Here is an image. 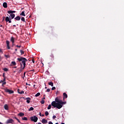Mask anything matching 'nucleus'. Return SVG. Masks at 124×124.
<instances>
[{
	"label": "nucleus",
	"mask_w": 124,
	"mask_h": 124,
	"mask_svg": "<svg viewBox=\"0 0 124 124\" xmlns=\"http://www.w3.org/2000/svg\"><path fill=\"white\" fill-rule=\"evenodd\" d=\"M45 89H47V87H45Z\"/></svg>",
	"instance_id": "60"
},
{
	"label": "nucleus",
	"mask_w": 124,
	"mask_h": 124,
	"mask_svg": "<svg viewBox=\"0 0 124 124\" xmlns=\"http://www.w3.org/2000/svg\"><path fill=\"white\" fill-rule=\"evenodd\" d=\"M7 13H8V14H13V13H16V11L10 10L7 11Z\"/></svg>",
	"instance_id": "7"
},
{
	"label": "nucleus",
	"mask_w": 124,
	"mask_h": 124,
	"mask_svg": "<svg viewBox=\"0 0 124 124\" xmlns=\"http://www.w3.org/2000/svg\"><path fill=\"white\" fill-rule=\"evenodd\" d=\"M65 98H67V94H66V93H63V100H64V99H65Z\"/></svg>",
	"instance_id": "8"
},
{
	"label": "nucleus",
	"mask_w": 124,
	"mask_h": 124,
	"mask_svg": "<svg viewBox=\"0 0 124 124\" xmlns=\"http://www.w3.org/2000/svg\"><path fill=\"white\" fill-rule=\"evenodd\" d=\"M0 53H1L2 54L3 53V52H2V50H1V48H0Z\"/></svg>",
	"instance_id": "43"
},
{
	"label": "nucleus",
	"mask_w": 124,
	"mask_h": 124,
	"mask_svg": "<svg viewBox=\"0 0 124 124\" xmlns=\"http://www.w3.org/2000/svg\"><path fill=\"white\" fill-rule=\"evenodd\" d=\"M7 49H10V46H9V45L7 46Z\"/></svg>",
	"instance_id": "42"
},
{
	"label": "nucleus",
	"mask_w": 124,
	"mask_h": 124,
	"mask_svg": "<svg viewBox=\"0 0 124 124\" xmlns=\"http://www.w3.org/2000/svg\"><path fill=\"white\" fill-rule=\"evenodd\" d=\"M39 95H40V93H38L35 94V96H36V97H37V96H39Z\"/></svg>",
	"instance_id": "20"
},
{
	"label": "nucleus",
	"mask_w": 124,
	"mask_h": 124,
	"mask_svg": "<svg viewBox=\"0 0 124 124\" xmlns=\"http://www.w3.org/2000/svg\"><path fill=\"white\" fill-rule=\"evenodd\" d=\"M3 78H6L5 77V74H4V73H3Z\"/></svg>",
	"instance_id": "39"
},
{
	"label": "nucleus",
	"mask_w": 124,
	"mask_h": 124,
	"mask_svg": "<svg viewBox=\"0 0 124 124\" xmlns=\"http://www.w3.org/2000/svg\"><path fill=\"white\" fill-rule=\"evenodd\" d=\"M16 47H17L18 48H21V46L16 45Z\"/></svg>",
	"instance_id": "37"
},
{
	"label": "nucleus",
	"mask_w": 124,
	"mask_h": 124,
	"mask_svg": "<svg viewBox=\"0 0 124 124\" xmlns=\"http://www.w3.org/2000/svg\"><path fill=\"white\" fill-rule=\"evenodd\" d=\"M32 62L33 63H34L35 62H34V59H32Z\"/></svg>",
	"instance_id": "44"
},
{
	"label": "nucleus",
	"mask_w": 124,
	"mask_h": 124,
	"mask_svg": "<svg viewBox=\"0 0 124 124\" xmlns=\"http://www.w3.org/2000/svg\"><path fill=\"white\" fill-rule=\"evenodd\" d=\"M30 71H34V69L31 70Z\"/></svg>",
	"instance_id": "50"
},
{
	"label": "nucleus",
	"mask_w": 124,
	"mask_h": 124,
	"mask_svg": "<svg viewBox=\"0 0 124 124\" xmlns=\"http://www.w3.org/2000/svg\"><path fill=\"white\" fill-rule=\"evenodd\" d=\"M42 124H47V123H48V121H47V120L45 119H43L42 120Z\"/></svg>",
	"instance_id": "9"
},
{
	"label": "nucleus",
	"mask_w": 124,
	"mask_h": 124,
	"mask_svg": "<svg viewBox=\"0 0 124 124\" xmlns=\"http://www.w3.org/2000/svg\"><path fill=\"white\" fill-rule=\"evenodd\" d=\"M4 71H7L8 70V69L7 68H4L3 69Z\"/></svg>",
	"instance_id": "33"
},
{
	"label": "nucleus",
	"mask_w": 124,
	"mask_h": 124,
	"mask_svg": "<svg viewBox=\"0 0 124 124\" xmlns=\"http://www.w3.org/2000/svg\"><path fill=\"white\" fill-rule=\"evenodd\" d=\"M48 85H49V86H51V87H54V83H53V82H49Z\"/></svg>",
	"instance_id": "18"
},
{
	"label": "nucleus",
	"mask_w": 124,
	"mask_h": 124,
	"mask_svg": "<svg viewBox=\"0 0 124 124\" xmlns=\"http://www.w3.org/2000/svg\"><path fill=\"white\" fill-rule=\"evenodd\" d=\"M26 85H29V84H28V83H26Z\"/></svg>",
	"instance_id": "56"
},
{
	"label": "nucleus",
	"mask_w": 124,
	"mask_h": 124,
	"mask_svg": "<svg viewBox=\"0 0 124 124\" xmlns=\"http://www.w3.org/2000/svg\"><path fill=\"white\" fill-rule=\"evenodd\" d=\"M61 124H64V123H61Z\"/></svg>",
	"instance_id": "55"
},
{
	"label": "nucleus",
	"mask_w": 124,
	"mask_h": 124,
	"mask_svg": "<svg viewBox=\"0 0 124 124\" xmlns=\"http://www.w3.org/2000/svg\"><path fill=\"white\" fill-rule=\"evenodd\" d=\"M1 83H3V81L1 80H0V84Z\"/></svg>",
	"instance_id": "46"
},
{
	"label": "nucleus",
	"mask_w": 124,
	"mask_h": 124,
	"mask_svg": "<svg viewBox=\"0 0 124 124\" xmlns=\"http://www.w3.org/2000/svg\"><path fill=\"white\" fill-rule=\"evenodd\" d=\"M12 64H13V65H16V62H11Z\"/></svg>",
	"instance_id": "25"
},
{
	"label": "nucleus",
	"mask_w": 124,
	"mask_h": 124,
	"mask_svg": "<svg viewBox=\"0 0 124 124\" xmlns=\"http://www.w3.org/2000/svg\"><path fill=\"white\" fill-rule=\"evenodd\" d=\"M50 57H51V58H52V59L53 60H54V54H51L50 55Z\"/></svg>",
	"instance_id": "28"
},
{
	"label": "nucleus",
	"mask_w": 124,
	"mask_h": 124,
	"mask_svg": "<svg viewBox=\"0 0 124 124\" xmlns=\"http://www.w3.org/2000/svg\"><path fill=\"white\" fill-rule=\"evenodd\" d=\"M52 118L53 119H56L57 117L56 116V115H54Z\"/></svg>",
	"instance_id": "41"
},
{
	"label": "nucleus",
	"mask_w": 124,
	"mask_h": 124,
	"mask_svg": "<svg viewBox=\"0 0 124 124\" xmlns=\"http://www.w3.org/2000/svg\"><path fill=\"white\" fill-rule=\"evenodd\" d=\"M14 68H17V66L14 67Z\"/></svg>",
	"instance_id": "53"
},
{
	"label": "nucleus",
	"mask_w": 124,
	"mask_h": 124,
	"mask_svg": "<svg viewBox=\"0 0 124 124\" xmlns=\"http://www.w3.org/2000/svg\"><path fill=\"white\" fill-rule=\"evenodd\" d=\"M25 75H26V72H24V76H25Z\"/></svg>",
	"instance_id": "51"
},
{
	"label": "nucleus",
	"mask_w": 124,
	"mask_h": 124,
	"mask_svg": "<svg viewBox=\"0 0 124 124\" xmlns=\"http://www.w3.org/2000/svg\"><path fill=\"white\" fill-rule=\"evenodd\" d=\"M4 108L5 110H8V109H9L8 105H7V104L4 105Z\"/></svg>",
	"instance_id": "14"
},
{
	"label": "nucleus",
	"mask_w": 124,
	"mask_h": 124,
	"mask_svg": "<svg viewBox=\"0 0 124 124\" xmlns=\"http://www.w3.org/2000/svg\"><path fill=\"white\" fill-rule=\"evenodd\" d=\"M25 99L27 100L26 102H27V103H30V102H31V98L27 97Z\"/></svg>",
	"instance_id": "12"
},
{
	"label": "nucleus",
	"mask_w": 124,
	"mask_h": 124,
	"mask_svg": "<svg viewBox=\"0 0 124 124\" xmlns=\"http://www.w3.org/2000/svg\"><path fill=\"white\" fill-rule=\"evenodd\" d=\"M13 27H14L15 28H16V25H13Z\"/></svg>",
	"instance_id": "49"
},
{
	"label": "nucleus",
	"mask_w": 124,
	"mask_h": 124,
	"mask_svg": "<svg viewBox=\"0 0 124 124\" xmlns=\"http://www.w3.org/2000/svg\"><path fill=\"white\" fill-rule=\"evenodd\" d=\"M24 115H25V114H24V113L23 112H20L18 114V116H19V117H23Z\"/></svg>",
	"instance_id": "16"
},
{
	"label": "nucleus",
	"mask_w": 124,
	"mask_h": 124,
	"mask_svg": "<svg viewBox=\"0 0 124 124\" xmlns=\"http://www.w3.org/2000/svg\"><path fill=\"white\" fill-rule=\"evenodd\" d=\"M5 21L6 22H8L9 23H11V18L8 16H6L5 18Z\"/></svg>",
	"instance_id": "6"
},
{
	"label": "nucleus",
	"mask_w": 124,
	"mask_h": 124,
	"mask_svg": "<svg viewBox=\"0 0 124 124\" xmlns=\"http://www.w3.org/2000/svg\"><path fill=\"white\" fill-rule=\"evenodd\" d=\"M14 118L16 120V121H17V122H18V123H21V122H20V120H19V119H18V118H17V117H15Z\"/></svg>",
	"instance_id": "23"
},
{
	"label": "nucleus",
	"mask_w": 124,
	"mask_h": 124,
	"mask_svg": "<svg viewBox=\"0 0 124 124\" xmlns=\"http://www.w3.org/2000/svg\"><path fill=\"white\" fill-rule=\"evenodd\" d=\"M6 43L7 46L9 45V41H6Z\"/></svg>",
	"instance_id": "32"
},
{
	"label": "nucleus",
	"mask_w": 124,
	"mask_h": 124,
	"mask_svg": "<svg viewBox=\"0 0 124 124\" xmlns=\"http://www.w3.org/2000/svg\"><path fill=\"white\" fill-rule=\"evenodd\" d=\"M50 89H47L46 90V92H47L48 93H49V92H50Z\"/></svg>",
	"instance_id": "40"
},
{
	"label": "nucleus",
	"mask_w": 124,
	"mask_h": 124,
	"mask_svg": "<svg viewBox=\"0 0 124 124\" xmlns=\"http://www.w3.org/2000/svg\"><path fill=\"white\" fill-rule=\"evenodd\" d=\"M30 119L32 122H34V123H36V122H37V120H38V118L35 116L31 117Z\"/></svg>",
	"instance_id": "3"
},
{
	"label": "nucleus",
	"mask_w": 124,
	"mask_h": 124,
	"mask_svg": "<svg viewBox=\"0 0 124 124\" xmlns=\"http://www.w3.org/2000/svg\"><path fill=\"white\" fill-rule=\"evenodd\" d=\"M34 108L33 107H31L29 109V111H33Z\"/></svg>",
	"instance_id": "21"
},
{
	"label": "nucleus",
	"mask_w": 124,
	"mask_h": 124,
	"mask_svg": "<svg viewBox=\"0 0 124 124\" xmlns=\"http://www.w3.org/2000/svg\"><path fill=\"white\" fill-rule=\"evenodd\" d=\"M10 17H11V20H12V19H14V18H15V14H11Z\"/></svg>",
	"instance_id": "11"
},
{
	"label": "nucleus",
	"mask_w": 124,
	"mask_h": 124,
	"mask_svg": "<svg viewBox=\"0 0 124 124\" xmlns=\"http://www.w3.org/2000/svg\"><path fill=\"white\" fill-rule=\"evenodd\" d=\"M17 92L18 93H20V94H22V93H24V91H20V89H17Z\"/></svg>",
	"instance_id": "17"
},
{
	"label": "nucleus",
	"mask_w": 124,
	"mask_h": 124,
	"mask_svg": "<svg viewBox=\"0 0 124 124\" xmlns=\"http://www.w3.org/2000/svg\"><path fill=\"white\" fill-rule=\"evenodd\" d=\"M5 93H10V94H11V93H14V91L11 90H9L8 89H5Z\"/></svg>",
	"instance_id": "5"
},
{
	"label": "nucleus",
	"mask_w": 124,
	"mask_h": 124,
	"mask_svg": "<svg viewBox=\"0 0 124 124\" xmlns=\"http://www.w3.org/2000/svg\"><path fill=\"white\" fill-rule=\"evenodd\" d=\"M20 15H21V16H26V15H25V11H23L21 12V13L20 14Z\"/></svg>",
	"instance_id": "19"
},
{
	"label": "nucleus",
	"mask_w": 124,
	"mask_h": 124,
	"mask_svg": "<svg viewBox=\"0 0 124 124\" xmlns=\"http://www.w3.org/2000/svg\"><path fill=\"white\" fill-rule=\"evenodd\" d=\"M51 107H52V105H49L48 107H47L48 110H50V109H51Z\"/></svg>",
	"instance_id": "24"
},
{
	"label": "nucleus",
	"mask_w": 124,
	"mask_h": 124,
	"mask_svg": "<svg viewBox=\"0 0 124 124\" xmlns=\"http://www.w3.org/2000/svg\"><path fill=\"white\" fill-rule=\"evenodd\" d=\"M38 124H42L41 123H38Z\"/></svg>",
	"instance_id": "54"
},
{
	"label": "nucleus",
	"mask_w": 124,
	"mask_h": 124,
	"mask_svg": "<svg viewBox=\"0 0 124 124\" xmlns=\"http://www.w3.org/2000/svg\"><path fill=\"white\" fill-rule=\"evenodd\" d=\"M48 115H49V112H48V111H46L45 112V115L46 116H48Z\"/></svg>",
	"instance_id": "30"
},
{
	"label": "nucleus",
	"mask_w": 124,
	"mask_h": 124,
	"mask_svg": "<svg viewBox=\"0 0 124 124\" xmlns=\"http://www.w3.org/2000/svg\"><path fill=\"white\" fill-rule=\"evenodd\" d=\"M6 79V78H4L3 80L2 81H3V82H5Z\"/></svg>",
	"instance_id": "45"
},
{
	"label": "nucleus",
	"mask_w": 124,
	"mask_h": 124,
	"mask_svg": "<svg viewBox=\"0 0 124 124\" xmlns=\"http://www.w3.org/2000/svg\"><path fill=\"white\" fill-rule=\"evenodd\" d=\"M15 20H16V21H20L21 20V17L19 16H16L15 18Z\"/></svg>",
	"instance_id": "10"
},
{
	"label": "nucleus",
	"mask_w": 124,
	"mask_h": 124,
	"mask_svg": "<svg viewBox=\"0 0 124 124\" xmlns=\"http://www.w3.org/2000/svg\"><path fill=\"white\" fill-rule=\"evenodd\" d=\"M44 97H45V95H44Z\"/></svg>",
	"instance_id": "61"
},
{
	"label": "nucleus",
	"mask_w": 124,
	"mask_h": 124,
	"mask_svg": "<svg viewBox=\"0 0 124 124\" xmlns=\"http://www.w3.org/2000/svg\"><path fill=\"white\" fill-rule=\"evenodd\" d=\"M15 39L13 37H11L10 41L12 42L13 44H14Z\"/></svg>",
	"instance_id": "13"
},
{
	"label": "nucleus",
	"mask_w": 124,
	"mask_h": 124,
	"mask_svg": "<svg viewBox=\"0 0 124 124\" xmlns=\"http://www.w3.org/2000/svg\"><path fill=\"white\" fill-rule=\"evenodd\" d=\"M22 120H23V121H28V118L27 117H24L22 118Z\"/></svg>",
	"instance_id": "26"
},
{
	"label": "nucleus",
	"mask_w": 124,
	"mask_h": 124,
	"mask_svg": "<svg viewBox=\"0 0 124 124\" xmlns=\"http://www.w3.org/2000/svg\"><path fill=\"white\" fill-rule=\"evenodd\" d=\"M17 60L19 62H20L21 67H22L23 65V67L22 69H25V67H26V62H28V60L26 59V58L22 57L19 58H17Z\"/></svg>",
	"instance_id": "2"
},
{
	"label": "nucleus",
	"mask_w": 124,
	"mask_h": 124,
	"mask_svg": "<svg viewBox=\"0 0 124 124\" xmlns=\"http://www.w3.org/2000/svg\"><path fill=\"white\" fill-rule=\"evenodd\" d=\"M41 103V104H44L45 103V101L44 100H42Z\"/></svg>",
	"instance_id": "27"
},
{
	"label": "nucleus",
	"mask_w": 124,
	"mask_h": 124,
	"mask_svg": "<svg viewBox=\"0 0 124 124\" xmlns=\"http://www.w3.org/2000/svg\"><path fill=\"white\" fill-rule=\"evenodd\" d=\"M39 116H40V117H41L42 115H41V112H39Z\"/></svg>",
	"instance_id": "47"
},
{
	"label": "nucleus",
	"mask_w": 124,
	"mask_h": 124,
	"mask_svg": "<svg viewBox=\"0 0 124 124\" xmlns=\"http://www.w3.org/2000/svg\"><path fill=\"white\" fill-rule=\"evenodd\" d=\"M45 99V97H44L43 98H42V100Z\"/></svg>",
	"instance_id": "48"
},
{
	"label": "nucleus",
	"mask_w": 124,
	"mask_h": 124,
	"mask_svg": "<svg viewBox=\"0 0 124 124\" xmlns=\"http://www.w3.org/2000/svg\"><path fill=\"white\" fill-rule=\"evenodd\" d=\"M20 52L21 53V55H23L24 51H23L22 50H20Z\"/></svg>",
	"instance_id": "31"
},
{
	"label": "nucleus",
	"mask_w": 124,
	"mask_h": 124,
	"mask_svg": "<svg viewBox=\"0 0 124 124\" xmlns=\"http://www.w3.org/2000/svg\"><path fill=\"white\" fill-rule=\"evenodd\" d=\"M21 21H22V22H25V17H21Z\"/></svg>",
	"instance_id": "29"
},
{
	"label": "nucleus",
	"mask_w": 124,
	"mask_h": 124,
	"mask_svg": "<svg viewBox=\"0 0 124 124\" xmlns=\"http://www.w3.org/2000/svg\"><path fill=\"white\" fill-rule=\"evenodd\" d=\"M3 6L4 8H7V3L6 2H4L3 3Z\"/></svg>",
	"instance_id": "15"
},
{
	"label": "nucleus",
	"mask_w": 124,
	"mask_h": 124,
	"mask_svg": "<svg viewBox=\"0 0 124 124\" xmlns=\"http://www.w3.org/2000/svg\"><path fill=\"white\" fill-rule=\"evenodd\" d=\"M5 57L6 58H9V55H5Z\"/></svg>",
	"instance_id": "38"
},
{
	"label": "nucleus",
	"mask_w": 124,
	"mask_h": 124,
	"mask_svg": "<svg viewBox=\"0 0 124 124\" xmlns=\"http://www.w3.org/2000/svg\"><path fill=\"white\" fill-rule=\"evenodd\" d=\"M24 70V69H23V68L22 69H21L19 71V73H21V71Z\"/></svg>",
	"instance_id": "36"
},
{
	"label": "nucleus",
	"mask_w": 124,
	"mask_h": 124,
	"mask_svg": "<svg viewBox=\"0 0 124 124\" xmlns=\"http://www.w3.org/2000/svg\"><path fill=\"white\" fill-rule=\"evenodd\" d=\"M51 90H52V91H54V90H56V87H53L51 88Z\"/></svg>",
	"instance_id": "35"
},
{
	"label": "nucleus",
	"mask_w": 124,
	"mask_h": 124,
	"mask_svg": "<svg viewBox=\"0 0 124 124\" xmlns=\"http://www.w3.org/2000/svg\"><path fill=\"white\" fill-rule=\"evenodd\" d=\"M6 84V82H3L2 84V86L3 87L4 85H5Z\"/></svg>",
	"instance_id": "34"
},
{
	"label": "nucleus",
	"mask_w": 124,
	"mask_h": 124,
	"mask_svg": "<svg viewBox=\"0 0 124 124\" xmlns=\"http://www.w3.org/2000/svg\"><path fill=\"white\" fill-rule=\"evenodd\" d=\"M14 123V120L12 119H9L7 120V121L5 122L6 124H13Z\"/></svg>",
	"instance_id": "4"
},
{
	"label": "nucleus",
	"mask_w": 124,
	"mask_h": 124,
	"mask_svg": "<svg viewBox=\"0 0 124 124\" xmlns=\"http://www.w3.org/2000/svg\"><path fill=\"white\" fill-rule=\"evenodd\" d=\"M62 97L59 96L55 98V101L52 102L51 105L54 108H57V109H61L62 107V105L66 104V102H63L61 100Z\"/></svg>",
	"instance_id": "1"
},
{
	"label": "nucleus",
	"mask_w": 124,
	"mask_h": 124,
	"mask_svg": "<svg viewBox=\"0 0 124 124\" xmlns=\"http://www.w3.org/2000/svg\"><path fill=\"white\" fill-rule=\"evenodd\" d=\"M41 117H44V114H42Z\"/></svg>",
	"instance_id": "52"
},
{
	"label": "nucleus",
	"mask_w": 124,
	"mask_h": 124,
	"mask_svg": "<svg viewBox=\"0 0 124 124\" xmlns=\"http://www.w3.org/2000/svg\"><path fill=\"white\" fill-rule=\"evenodd\" d=\"M14 118L16 120V121H17V122H18V123H21V122H20V120H19V119H18V118H17V117H15Z\"/></svg>",
	"instance_id": "22"
},
{
	"label": "nucleus",
	"mask_w": 124,
	"mask_h": 124,
	"mask_svg": "<svg viewBox=\"0 0 124 124\" xmlns=\"http://www.w3.org/2000/svg\"><path fill=\"white\" fill-rule=\"evenodd\" d=\"M0 124H3L1 122H0Z\"/></svg>",
	"instance_id": "57"
},
{
	"label": "nucleus",
	"mask_w": 124,
	"mask_h": 124,
	"mask_svg": "<svg viewBox=\"0 0 124 124\" xmlns=\"http://www.w3.org/2000/svg\"><path fill=\"white\" fill-rule=\"evenodd\" d=\"M28 86H31V84H28Z\"/></svg>",
	"instance_id": "58"
},
{
	"label": "nucleus",
	"mask_w": 124,
	"mask_h": 124,
	"mask_svg": "<svg viewBox=\"0 0 124 124\" xmlns=\"http://www.w3.org/2000/svg\"><path fill=\"white\" fill-rule=\"evenodd\" d=\"M15 51H17V49H15Z\"/></svg>",
	"instance_id": "59"
}]
</instances>
